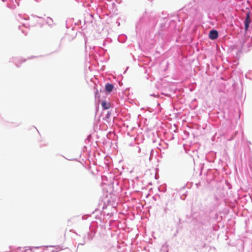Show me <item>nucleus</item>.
<instances>
[{
    "label": "nucleus",
    "instance_id": "obj_1",
    "mask_svg": "<svg viewBox=\"0 0 252 252\" xmlns=\"http://www.w3.org/2000/svg\"><path fill=\"white\" fill-rule=\"evenodd\" d=\"M251 23L250 16L249 12H247L246 14V18L244 21L245 30L247 31L249 27V24Z\"/></svg>",
    "mask_w": 252,
    "mask_h": 252
},
{
    "label": "nucleus",
    "instance_id": "obj_2",
    "mask_svg": "<svg viewBox=\"0 0 252 252\" xmlns=\"http://www.w3.org/2000/svg\"><path fill=\"white\" fill-rule=\"evenodd\" d=\"M218 36V32L216 30H211L209 32V37L211 39H216Z\"/></svg>",
    "mask_w": 252,
    "mask_h": 252
},
{
    "label": "nucleus",
    "instance_id": "obj_3",
    "mask_svg": "<svg viewBox=\"0 0 252 252\" xmlns=\"http://www.w3.org/2000/svg\"><path fill=\"white\" fill-rule=\"evenodd\" d=\"M114 88V86L110 83H107L105 85V90L108 92H110Z\"/></svg>",
    "mask_w": 252,
    "mask_h": 252
},
{
    "label": "nucleus",
    "instance_id": "obj_4",
    "mask_svg": "<svg viewBox=\"0 0 252 252\" xmlns=\"http://www.w3.org/2000/svg\"><path fill=\"white\" fill-rule=\"evenodd\" d=\"M101 104L104 109H108L110 107V103H107L105 101H102Z\"/></svg>",
    "mask_w": 252,
    "mask_h": 252
}]
</instances>
